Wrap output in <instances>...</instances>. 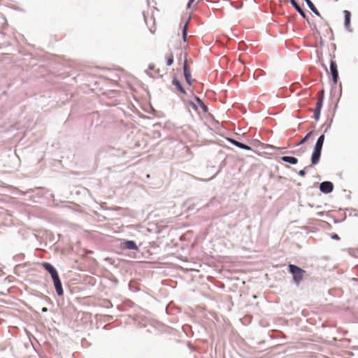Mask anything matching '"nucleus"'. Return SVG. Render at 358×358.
Returning a JSON list of instances; mask_svg holds the SVG:
<instances>
[{"mask_svg":"<svg viewBox=\"0 0 358 358\" xmlns=\"http://www.w3.org/2000/svg\"><path fill=\"white\" fill-rule=\"evenodd\" d=\"M324 134H322L317 138L311 155L312 165H316L320 159L322 149L324 141Z\"/></svg>","mask_w":358,"mask_h":358,"instance_id":"f257e3e1","label":"nucleus"},{"mask_svg":"<svg viewBox=\"0 0 358 358\" xmlns=\"http://www.w3.org/2000/svg\"><path fill=\"white\" fill-rule=\"evenodd\" d=\"M288 267L289 273L292 275L294 282L299 286L304 278L306 271L292 264H289Z\"/></svg>","mask_w":358,"mask_h":358,"instance_id":"f03ea898","label":"nucleus"},{"mask_svg":"<svg viewBox=\"0 0 358 358\" xmlns=\"http://www.w3.org/2000/svg\"><path fill=\"white\" fill-rule=\"evenodd\" d=\"M334 189V184L330 181H324L320 184V190L324 194H329Z\"/></svg>","mask_w":358,"mask_h":358,"instance_id":"7ed1b4c3","label":"nucleus"},{"mask_svg":"<svg viewBox=\"0 0 358 358\" xmlns=\"http://www.w3.org/2000/svg\"><path fill=\"white\" fill-rule=\"evenodd\" d=\"M330 72L332 76L333 82L334 84L337 83L338 80V71L337 69V64L333 60L330 61Z\"/></svg>","mask_w":358,"mask_h":358,"instance_id":"20e7f679","label":"nucleus"},{"mask_svg":"<svg viewBox=\"0 0 358 358\" xmlns=\"http://www.w3.org/2000/svg\"><path fill=\"white\" fill-rule=\"evenodd\" d=\"M323 101L324 100H322V97H318L315 108L314 109V118L316 121L320 120L321 109L323 106Z\"/></svg>","mask_w":358,"mask_h":358,"instance_id":"39448f33","label":"nucleus"},{"mask_svg":"<svg viewBox=\"0 0 358 358\" xmlns=\"http://www.w3.org/2000/svg\"><path fill=\"white\" fill-rule=\"evenodd\" d=\"M42 265L43 268L50 274L52 279L59 276L57 271L51 264L48 262H43Z\"/></svg>","mask_w":358,"mask_h":358,"instance_id":"423d86ee","label":"nucleus"},{"mask_svg":"<svg viewBox=\"0 0 358 358\" xmlns=\"http://www.w3.org/2000/svg\"><path fill=\"white\" fill-rule=\"evenodd\" d=\"M183 73L187 83L191 85L192 84L193 80L192 79L191 72L188 68L187 62L186 60L185 61L183 64Z\"/></svg>","mask_w":358,"mask_h":358,"instance_id":"0eeeda50","label":"nucleus"},{"mask_svg":"<svg viewBox=\"0 0 358 358\" xmlns=\"http://www.w3.org/2000/svg\"><path fill=\"white\" fill-rule=\"evenodd\" d=\"M52 281L57 295L62 296L64 294V290L59 276H57L55 278H52Z\"/></svg>","mask_w":358,"mask_h":358,"instance_id":"6e6552de","label":"nucleus"},{"mask_svg":"<svg viewBox=\"0 0 358 358\" xmlns=\"http://www.w3.org/2000/svg\"><path fill=\"white\" fill-rule=\"evenodd\" d=\"M121 248L122 249L131 250H138V247L136 243L134 241H124L121 243Z\"/></svg>","mask_w":358,"mask_h":358,"instance_id":"1a4fd4ad","label":"nucleus"},{"mask_svg":"<svg viewBox=\"0 0 358 358\" xmlns=\"http://www.w3.org/2000/svg\"><path fill=\"white\" fill-rule=\"evenodd\" d=\"M227 141L229 143H231L232 145H234L241 149L245 150H252V148L250 146H248V145L241 143L234 138H228Z\"/></svg>","mask_w":358,"mask_h":358,"instance_id":"9d476101","label":"nucleus"},{"mask_svg":"<svg viewBox=\"0 0 358 358\" xmlns=\"http://www.w3.org/2000/svg\"><path fill=\"white\" fill-rule=\"evenodd\" d=\"M289 2L302 17L306 18L305 12L303 10L296 0H290Z\"/></svg>","mask_w":358,"mask_h":358,"instance_id":"9b49d317","label":"nucleus"},{"mask_svg":"<svg viewBox=\"0 0 358 358\" xmlns=\"http://www.w3.org/2000/svg\"><path fill=\"white\" fill-rule=\"evenodd\" d=\"M172 85H174L178 89V90L182 94H186L185 89L183 87L180 80L176 77H174L173 78Z\"/></svg>","mask_w":358,"mask_h":358,"instance_id":"f8f14e48","label":"nucleus"},{"mask_svg":"<svg viewBox=\"0 0 358 358\" xmlns=\"http://www.w3.org/2000/svg\"><path fill=\"white\" fill-rule=\"evenodd\" d=\"M344 13V26L345 27L348 29V27L350 24V17H351V13L350 11L345 10L343 11Z\"/></svg>","mask_w":358,"mask_h":358,"instance_id":"ddd939ff","label":"nucleus"},{"mask_svg":"<svg viewBox=\"0 0 358 358\" xmlns=\"http://www.w3.org/2000/svg\"><path fill=\"white\" fill-rule=\"evenodd\" d=\"M281 160L291 164H296L298 162L297 158L292 156H283L281 157Z\"/></svg>","mask_w":358,"mask_h":358,"instance_id":"4468645a","label":"nucleus"},{"mask_svg":"<svg viewBox=\"0 0 358 358\" xmlns=\"http://www.w3.org/2000/svg\"><path fill=\"white\" fill-rule=\"evenodd\" d=\"M303 1L306 3L308 7L315 15H316L317 16L321 17L320 12L317 10V9L315 8V6H314V4L312 3V1L310 0H303Z\"/></svg>","mask_w":358,"mask_h":358,"instance_id":"2eb2a0df","label":"nucleus"},{"mask_svg":"<svg viewBox=\"0 0 358 358\" xmlns=\"http://www.w3.org/2000/svg\"><path fill=\"white\" fill-rule=\"evenodd\" d=\"M190 20V17H189L188 20L186 21L182 30V37L184 41H187V31H188V24Z\"/></svg>","mask_w":358,"mask_h":358,"instance_id":"dca6fc26","label":"nucleus"},{"mask_svg":"<svg viewBox=\"0 0 358 358\" xmlns=\"http://www.w3.org/2000/svg\"><path fill=\"white\" fill-rule=\"evenodd\" d=\"M195 100L197 102V103L201 106L203 112L208 111V107L204 104V103L199 97L195 96Z\"/></svg>","mask_w":358,"mask_h":358,"instance_id":"f3484780","label":"nucleus"},{"mask_svg":"<svg viewBox=\"0 0 358 358\" xmlns=\"http://www.w3.org/2000/svg\"><path fill=\"white\" fill-rule=\"evenodd\" d=\"M312 134H313V131L308 132L296 145H301L305 143L309 139V138L310 137Z\"/></svg>","mask_w":358,"mask_h":358,"instance_id":"a211bd4d","label":"nucleus"},{"mask_svg":"<svg viewBox=\"0 0 358 358\" xmlns=\"http://www.w3.org/2000/svg\"><path fill=\"white\" fill-rule=\"evenodd\" d=\"M173 63V55L171 53L168 57H166V64L167 66H171Z\"/></svg>","mask_w":358,"mask_h":358,"instance_id":"6ab92c4d","label":"nucleus"},{"mask_svg":"<svg viewBox=\"0 0 358 358\" xmlns=\"http://www.w3.org/2000/svg\"><path fill=\"white\" fill-rule=\"evenodd\" d=\"M230 3L236 9H241L243 6V3L242 1H239L238 3L231 2Z\"/></svg>","mask_w":358,"mask_h":358,"instance_id":"aec40b11","label":"nucleus"},{"mask_svg":"<svg viewBox=\"0 0 358 358\" xmlns=\"http://www.w3.org/2000/svg\"><path fill=\"white\" fill-rule=\"evenodd\" d=\"M312 166H313L312 164H311V165H309V166H306V167H305V169H304L300 170V171H299V176H302V177L305 176V175H306V169H308V168L311 167Z\"/></svg>","mask_w":358,"mask_h":358,"instance_id":"412c9836","label":"nucleus"},{"mask_svg":"<svg viewBox=\"0 0 358 358\" xmlns=\"http://www.w3.org/2000/svg\"><path fill=\"white\" fill-rule=\"evenodd\" d=\"M318 97H322V100H324V90H321L319 92V96Z\"/></svg>","mask_w":358,"mask_h":358,"instance_id":"4be33fe9","label":"nucleus"},{"mask_svg":"<svg viewBox=\"0 0 358 358\" xmlns=\"http://www.w3.org/2000/svg\"><path fill=\"white\" fill-rule=\"evenodd\" d=\"M331 238L334 239V240H339L340 239V237L338 236V234H334L332 236H331Z\"/></svg>","mask_w":358,"mask_h":358,"instance_id":"5701e85b","label":"nucleus"},{"mask_svg":"<svg viewBox=\"0 0 358 358\" xmlns=\"http://www.w3.org/2000/svg\"><path fill=\"white\" fill-rule=\"evenodd\" d=\"M195 0H189L188 1V3H187V8H189L191 5L194 3Z\"/></svg>","mask_w":358,"mask_h":358,"instance_id":"b1692460","label":"nucleus"},{"mask_svg":"<svg viewBox=\"0 0 358 358\" xmlns=\"http://www.w3.org/2000/svg\"><path fill=\"white\" fill-rule=\"evenodd\" d=\"M148 69L150 70H153L155 69V65L153 64H150L148 66Z\"/></svg>","mask_w":358,"mask_h":358,"instance_id":"393cba45","label":"nucleus"},{"mask_svg":"<svg viewBox=\"0 0 358 358\" xmlns=\"http://www.w3.org/2000/svg\"><path fill=\"white\" fill-rule=\"evenodd\" d=\"M42 311L43 312H46L47 311V308H42Z\"/></svg>","mask_w":358,"mask_h":358,"instance_id":"a878e982","label":"nucleus"},{"mask_svg":"<svg viewBox=\"0 0 358 358\" xmlns=\"http://www.w3.org/2000/svg\"><path fill=\"white\" fill-rule=\"evenodd\" d=\"M191 104H192V106L193 107H196L195 104H194V103H193L192 102L191 103Z\"/></svg>","mask_w":358,"mask_h":358,"instance_id":"bb28decb","label":"nucleus"},{"mask_svg":"<svg viewBox=\"0 0 358 358\" xmlns=\"http://www.w3.org/2000/svg\"><path fill=\"white\" fill-rule=\"evenodd\" d=\"M357 282H358V278H357Z\"/></svg>","mask_w":358,"mask_h":358,"instance_id":"cd10ccee","label":"nucleus"}]
</instances>
